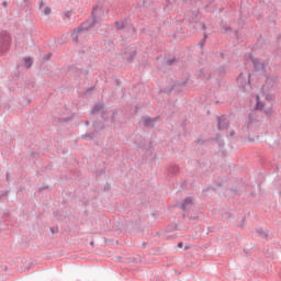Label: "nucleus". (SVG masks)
Returning <instances> with one entry per match:
<instances>
[{
    "label": "nucleus",
    "mask_w": 281,
    "mask_h": 281,
    "mask_svg": "<svg viewBox=\"0 0 281 281\" xmlns=\"http://www.w3.org/2000/svg\"><path fill=\"white\" fill-rule=\"evenodd\" d=\"M98 12V4L93 5L91 16L92 19H88L87 21L82 22L78 27L77 32H83L85 34H89L90 30H93L95 25H98V16L95 15Z\"/></svg>",
    "instance_id": "f257e3e1"
},
{
    "label": "nucleus",
    "mask_w": 281,
    "mask_h": 281,
    "mask_svg": "<svg viewBox=\"0 0 281 281\" xmlns=\"http://www.w3.org/2000/svg\"><path fill=\"white\" fill-rule=\"evenodd\" d=\"M11 43H12V38L10 37V34H8V32H1L0 33V56H3V54H8V52H10Z\"/></svg>",
    "instance_id": "f03ea898"
},
{
    "label": "nucleus",
    "mask_w": 281,
    "mask_h": 281,
    "mask_svg": "<svg viewBox=\"0 0 281 281\" xmlns=\"http://www.w3.org/2000/svg\"><path fill=\"white\" fill-rule=\"evenodd\" d=\"M248 60L252 63L254 71L257 74H265V63L260 58L255 57L251 53L248 55Z\"/></svg>",
    "instance_id": "7ed1b4c3"
},
{
    "label": "nucleus",
    "mask_w": 281,
    "mask_h": 281,
    "mask_svg": "<svg viewBox=\"0 0 281 281\" xmlns=\"http://www.w3.org/2000/svg\"><path fill=\"white\" fill-rule=\"evenodd\" d=\"M237 85L239 89H245L247 85H251V75H248L247 77H245V75L240 72L237 77Z\"/></svg>",
    "instance_id": "20e7f679"
},
{
    "label": "nucleus",
    "mask_w": 281,
    "mask_h": 281,
    "mask_svg": "<svg viewBox=\"0 0 281 281\" xmlns=\"http://www.w3.org/2000/svg\"><path fill=\"white\" fill-rule=\"evenodd\" d=\"M229 128V120L225 115L217 116V131H225Z\"/></svg>",
    "instance_id": "39448f33"
},
{
    "label": "nucleus",
    "mask_w": 281,
    "mask_h": 281,
    "mask_svg": "<svg viewBox=\"0 0 281 281\" xmlns=\"http://www.w3.org/2000/svg\"><path fill=\"white\" fill-rule=\"evenodd\" d=\"M190 207H192V196H187L181 206L180 210H182L183 212H188V210H190Z\"/></svg>",
    "instance_id": "423d86ee"
},
{
    "label": "nucleus",
    "mask_w": 281,
    "mask_h": 281,
    "mask_svg": "<svg viewBox=\"0 0 281 281\" xmlns=\"http://www.w3.org/2000/svg\"><path fill=\"white\" fill-rule=\"evenodd\" d=\"M200 14L201 12H199V10L191 11L190 23H199V21H201Z\"/></svg>",
    "instance_id": "0eeeda50"
},
{
    "label": "nucleus",
    "mask_w": 281,
    "mask_h": 281,
    "mask_svg": "<svg viewBox=\"0 0 281 281\" xmlns=\"http://www.w3.org/2000/svg\"><path fill=\"white\" fill-rule=\"evenodd\" d=\"M104 111V105L103 103H97L93 105L91 109V115H98L99 113Z\"/></svg>",
    "instance_id": "6e6552de"
},
{
    "label": "nucleus",
    "mask_w": 281,
    "mask_h": 281,
    "mask_svg": "<svg viewBox=\"0 0 281 281\" xmlns=\"http://www.w3.org/2000/svg\"><path fill=\"white\" fill-rule=\"evenodd\" d=\"M92 126L94 128V133L98 134L100 131H104V121H95L92 123Z\"/></svg>",
    "instance_id": "1a4fd4ad"
},
{
    "label": "nucleus",
    "mask_w": 281,
    "mask_h": 281,
    "mask_svg": "<svg viewBox=\"0 0 281 281\" xmlns=\"http://www.w3.org/2000/svg\"><path fill=\"white\" fill-rule=\"evenodd\" d=\"M215 75L218 76V78H225V76H227V67L225 66H218L215 69Z\"/></svg>",
    "instance_id": "9d476101"
},
{
    "label": "nucleus",
    "mask_w": 281,
    "mask_h": 281,
    "mask_svg": "<svg viewBox=\"0 0 281 281\" xmlns=\"http://www.w3.org/2000/svg\"><path fill=\"white\" fill-rule=\"evenodd\" d=\"M155 122H157V119L148 116L143 124L144 126H146V128H155Z\"/></svg>",
    "instance_id": "9b49d317"
},
{
    "label": "nucleus",
    "mask_w": 281,
    "mask_h": 281,
    "mask_svg": "<svg viewBox=\"0 0 281 281\" xmlns=\"http://www.w3.org/2000/svg\"><path fill=\"white\" fill-rule=\"evenodd\" d=\"M114 25L116 30H124L128 25V20L116 21Z\"/></svg>",
    "instance_id": "f8f14e48"
},
{
    "label": "nucleus",
    "mask_w": 281,
    "mask_h": 281,
    "mask_svg": "<svg viewBox=\"0 0 281 281\" xmlns=\"http://www.w3.org/2000/svg\"><path fill=\"white\" fill-rule=\"evenodd\" d=\"M256 122H258V120L249 116L244 126L247 128V131H250Z\"/></svg>",
    "instance_id": "ddd939ff"
},
{
    "label": "nucleus",
    "mask_w": 281,
    "mask_h": 281,
    "mask_svg": "<svg viewBox=\"0 0 281 281\" xmlns=\"http://www.w3.org/2000/svg\"><path fill=\"white\" fill-rule=\"evenodd\" d=\"M168 172L171 175V177H175V175H179V167L177 165H170Z\"/></svg>",
    "instance_id": "4468645a"
},
{
    "label": "nucleus",
    "mask_w": 281,
    "mask_h": 281,
    "mask_svg": "<svg viewBox=\"0 0 281 281\" xmlns=\"http://www.w3.org/2000/svg\"><path fill=\"white\" fill-rule=\"evenodd\" d=\"M256 233L260 238H266V240L269 238V233L265 228H257Z\"/></svg>",
    "instance_id": "2eb2a0df"
},
{
    "label": "nucleus",
    "mask_w": 281,
    "mask_h": 281,
    "mask_svg": "<svg viewBox=\"0 0 281 281\" xmlns=\"http://www.w3.org/2000/svg\"><path fill=\"white\" fill-rule=\"evenodd\" d=\"M95 133L91 132V133H86L83 135H81V138L86 139L87 142H91V139H93V137H95Z\"/></svg>",
    "instance_id": "dca6fc26"
},
{
    "label": "nucleus",
    "mask_w": 281,
    "mask_h": 281,
    "mask_svg": "<svg viewBox=\"0 0 281 281\" xmlns=\"http://www.w3.org/2000/svg\"><path fill=\"white\" fill-rule=\"evenodd\" d=\"M77 30H78V27L74 29V31L71 33V38H72L74 43H78V34H82L81 31H77Z\"/></svg>",
    "instance_id": "f3484780"
},
{
    "label": "nucleus",
    "mask_w": 281,
    "mask_h": 281,
    "mask_svg": "<svg viewBox=\"0 0 281 281\" xmlns=\"http://www.w3.org/2000/svg\"><path fill=\"white\" fill-rule=\"evenodd\" d=\"M33 64L34 60L32 59V57H24V67H26V69H30V67H32Z\"/></svg>",
    "instance_id": "a211bd4d"
},
{
    "label": "nucleus",
    "mask_w": 281,
    "mask_h": 281,
    "mask_svg": "<svg viewBox=\"0 0 281 281\" xmlns=\"http://www.w3.org/2000/svg\"><path fill=\"white\" fill-rule=\"evenodd\" d=\"M126 60H128L130 63H133V58H135V56H137V50H132L130 54H126Z\"/></svg>",
    "instance_id": "6ab92c4d"
},
{
    "label": "nucleus",
    "mask_w": 281,
    "mask_h": 281,
    "mask_svg": "<svg viewBox=\"0 0 281 281\" xmlns=\"http://www.w3.org/2000/svg\"><path fill=\"white\" fill-rule=\"evenodd\" d=\"M100 117L103 122H109V110H103L101 113H100Z\"/></svg>",
    "instance_id": "aec40b11"
},
{
    "label": "nucleus",
    "mask_w": 281,
    "mask_h": 281,
    "mask_svg": "<svg viewBox=\"0 0 281 281\" xmlns=\"http://www.w3.org/2000/svg\"><path fill=\"white\" fill-rule=\"evenodd\" d=\"M117 110H112V114L110 116L109 122H111V124H115V122H117Z\"/></svg>",
    "instance_id": "412c9836"
},
{
    "label": "nucleus",
    "mask_w": 281,
    "mask_h": 281,
    "mask_svg": "<svg viewBox=\"0 0 281 281\" xmlns=\"http://www.w3.org/2000/svg\"><path fill=\"white\" fill-rule=\"evenodd\" d=\"M215 142L216 144H218L220 148H223L225 146V142L223 140V138H221V134H216Z\"/></svg>",
    "instance_id": "4be33fe9"
},
{
    "label": "nucleus",
    "mask_w": 281,
    "mask_h": 281,
    "mask_svg": "<svg viewBox=\"0 0 281 281\" xmlns=\"http://www.w3.org/2000/svg\"><path fill=\"white\" fill-rule=\"evenodd\" d=\"M221 30H222V34H227L228 32H232V26L223 24L221 26Z\"/></svg>",
    "instance_id": "5701e85b"
},
{
    "label": "nucleus",
    "mask_w": 281,
    "mask_h": 281,
    "mask_svg": "<svg viewBox=\"0 0 281 281\" xmlns=\"http://www.w3.org/2000/svg\"><path fill=\"white\" fill-rule=\"evenodd\" d=\"M176 87H186V82L182 83H175L173 86L170 87L168 93H172V91H175Z\"/></svg>",
    "instance_id": "b1692460"
},
{
    "label": "nucleus",
    "mask_w": 281,
    "mask_h": 281,
    "mask_svg": "<svg viewBox=\"0 0 281 281\" xmlns=\"http://www.w3.org/2000/svg\"><path fill=\"white\" fill-rule=\"evenodd\" d=\"M9 192H10V190L1 191V192H0V203H1V201H3V198H4V196H8Z\"/></svg>",
    "instance_id": "393cba45"
},
{
    "label": "nucleus",
    "mask_w": 281,
    "mask_h": 281,
    "mask_svg": "<svg viewBox=\"0 0 281 281\" xmlns=\"http://www.w3.org/2000/svg\"><path fill=\"white\" fill-rule=\"evenodd\" d=\"M44 14H45V16H49V14H52V8L45 7L44 8Z\"/></svg>",
    "instance_id": "a878e982"
},
{
    "label": "nucleus",
    "mask_w": 281,
    "mask_h": 281,
    "mask_svg": "<svg viewBox=\"0 0 281 281\" xmlns=\"http://www.w3.org/2000/svg\"><path fill=\"white\" fill-rule=\"evenodd\" d=\"M232 216H233V214L229 213V212H224V213H222V217H223V218H232Z\"/></svg>",
    "instance_id": "bb28decb"
},
{
    "label": "nucleus",
    "mask_w": 281,
    "mask_h": 281,
    "mask_svg": "<svg viewBox=\"0 0 281 281\" xmlns=\"http://www.w3.org/2000/svg\"><path fill=\"white\" fill-rule=\"evenodd\" d=\"M44 190H49V186L43 184L42 187L38 188V192H43Z\"/></svg>",
    "instance_id": "cd10ccee"
},
{
    "label": "nucleus",
    "mask_w": 281,
    "mask_h": 281,
    "mask_svg": "<svg viewBox=\"0 0 281 281\" xmlns=\"http://www.w3.org/2000/svg\"><path fill=\"white\" fill-rule=\"evenodd\" d=\"M175 60H177V58L168 59V60H167V65H168L169 67H172V65H175Z\"/></svg>",
    "instance_id": "c85d7f7f"
},
{
    "label": "nucleus",
    "mask_w": 281,
    "mask_h": 281,
    "mask_svg": "<svg viewBox=\"0 0 281 281\" xmlns=\"http://www.w3.org/2000/svg\"><path fill=\"white\" fill-rule=\"evenodd\" d=\"M206 38H207V34H204V38L199 43L200 47H203L205 45Z\"/></svg>",
    "instance_id": "c756f323"
},
{
    "label": "nucleus",
    "mask_w": 281,
    "mask_h": 281,
    "mask_svg": "<svg viewBox=\"0 0 281 281\" xmlns=\"http://www.w3.org/2000/svg\"><path fill=\"white\" fill-rule=\"evenodd\" d=\"M65 19H71V11L65 12Z\"/></svg>",
    "instance_id": "7c9ffc66"
},
{
    "label": "nucleus",
    "mask_w": 281,
    "mask_h": 281,
    "mask_svg": "<svg viewBox=\"0 0 281 281\" xmlns=\"http://www.w3.org/2000/svg\"><path fill=\"white\" fill-rule=\"evenodd\" d=\"M114 85H116V87H122V81L120 79H115Z\"/></svg>",
    "instance_id": "2f4dec72"
},
{
    "label": "nucleus",
    "mask_w": 281,
    "mask_h": 281,
    "mask_svg": "<svg viewBox=\"0 0 281 281\" xmlns=\"http://www.w3.org/2000/svg\"><path fill=\"white\" fill-rule=\"evenodd\" d=\"M262 103L261 102H257V104H256V110L257 111H260V109H262Z\"/></svg>",
    "instance_id": "473e14b6"
},
{
    "label": "nucleus",
    "mask_w": 281,
    "mask_h": 281,
    "mask_svg": "<svg viewBox=\"0 0 281 281\" xmlns=\"http://www.w3.org/2000/svg\"><path fill=\"white\" fill-rule=\"evenodd\" d=\"M43 58H44V60H49V58H52V53L44 55Z\"/></svg>",
    "instance_id": "72a5a7b5"
},
{
    "label": "nucleus",
    "mask_w": 281,
    "mask_h": 281,
    "mask_svg": "<svg viewBox=\"0 0 281 281\" xmlns=\"http://www.w3.org/2000/svg\"><path fill=\"white\" fill-rule=\"evenodd\" d=\"M105 45H109L110 47H112L113 41L112 40H105Z\"/></svg>",
    "instance_id": "f704fd0d"
},
{
    "label": "nucleus",
    "mask_w": 281,
    "mask_h": 281,
    "mask_svg": "<svg viewBox=\"0 0 281 281\" xmlns=\"http://www.w3.org/2000/svg\"><path fill=\"white\" fill-rule=\"evenodd\" d=\"M94 90H95V86H92L86 89V93H89V91H94Z\"/></svg>",
    "instance_id": "c9c22d12"
},
{
    "label": "nucleus",
    "mask_w": 281,
    "mask_h": 281,
    "mask_svg": "<svg viewBox=\"0 0 281 281\" xmlns=\"http://www.w3.org/2000/svg\"><path fill=\"white\" fill-rule=\"evenodd\" d=\"M196 144L199 145V146H203V144H205V140H203V139H198L196 140Z\"/></svg>",
    "instance_id": "e433bc0d"
},
{
    "label": "nucleus",
    "mask_w": 281,
    "mask_h": 281,
    "mask_svg": "<svg viewBox=\"0 0 281 281\" xmlns=\"http://www.w3.org/2000/svg\"><path fill=\"white\" fill-rule=\"evenodd\" d=\"M109 190H111V184L105 183V186H104V191L106 192V191H109Z\"/></svg>",
    "instance_id": "4c0bfd02"
},
{
    "label": "nucleus",
    "mask_w": 281,
    "mask_h": 281,
    "mask_svg": "<svg viewBox=\"0 0 281 281\" xmlns=\"http://www.w3.org/2000/svg\"><path fill=\"white\" fill-rule=\"evenodd\" d=\"M149 245H150V244L144 241V243L142 244V247H143V249H146L147 247H149Z\"/></svg>",
    "instance_id": "58836bf2"
},
{
    "label": "nucleus",
    "mask_w": 281,
    "mask_h": 281,
    "mask_svg": "<svg viewBox=\"0 0 281 281\" xmlns=\"http://www.w3.org/2000/svg\"><path fill=\"white\" fill-rule=\"evenodd\" d=\"M32 267H34V263H29L27 266H26V271H30V269H32Z\"/></svg>",
    "instance_id": "ea45409f"
},
{
    "label": "nucleus",
    "mask_w": 281,
    "mask_h": 281,
    "mask_svg": "<svg viewBox=\"0 0 281 281\" xmlns=\"http://www.w3.org/2000/svg\"><path fill=\"white\" fill-rule=\"evenodd\" d=\"M44 5H45V2H43V0H40V1H38V7H40V9L43 8Z\"/></svg>",
    "instance_id": "a19ab883"
},
{
    "label": "nucleus",
    "mask_w": 281,
    "mask_h": 281,
    "mask_svg": "<svg viewBox=\"0 0 281 281\" xmlns=\"http://www.w3.org/2000/svg\"><path fill=\"white\" fill-rule=\"evenodd\" d=\"M50 232H52V234H56V232H58V228H56V227H50Z\"/></svg>",
    "instance_id": "79ce46f5"
},
{
    "label": "nucleus",
    "mask_w": 281,
    "mask_h": 281,
    "mask_svg": "<svg viewBox=\"0 0 281 281\" xmlns=\"http://www.w3.org/2000/svg\"><path fill=\"white\" fill-rule=\"evenodd\" d=\"M240 33V30H235L234 35L238 37V34Z\"/></svg>",
    "instance_id": "37998d69"
},
{
    "label": "nucleus",
    "mask_w": 281,
    "mask_h": 281,
    "mask_svg": "<svg viewBox=\"0 0 281 281\" xmlns=\"http://www.w3.org/2000/svg\"><path fill=\"white\" fill-rule=\"evenodd\" d=\"M178 248H179V249H183V243H181V241L178 243Z\"/></svg>",
    "instance_id": "c03bdc74"
},
{
    "label": "nucleus",
    "mask_w": 281,
    "mask_h": 281,
    "mask_svg": "<svg viewBox=\"0 0 281 281\" xmlns=\"http://www.w3.org/2000/svg\"><path fill=\"white\" fill-rule=\"evenodd\" d=\"M2 8H8V1L2 2Z\"/></svg>",
    "instance_id": "a18cd8bd"
},
{
    "label": "nucleus",
    "mask_w": 281,
    "mask_h": 281,
    "mask_svg": "<svg viewBox=\"0 0 281 281\" xmlns=\"http://www.w3.org/2000/svg\"><path fill=\"white\" fill-rule=\"evenodd\" d=\"M5 181H8V182L10 181V173L5 175Z\"/></svg>",
    "instance_id": "49530a36"
},
{
    "label": "nucleus",
    "mask_w": 281,
    "mask_h": 281,
    "mask_svg": "<svg viewBox=\"0 0 281 281\" xmlns=\"http://www.w3.org/2000/svg\"><path fill=\"white\" fill-rule=\"evenodd\" d=\"M202 30L205 32V30H207V27L205 26V23H202Z\"/></svg>",
    "instance_id": "de8ad7c7"
},
{
    "label": "nucleus",
    "mask_w": 281,
    "mask_h": 281,
    "mask_svg": "<svg viewBox=\"0 0 281 281\" xmlns=\"http://www.w3.org/2000/svg\"><path fill=\"white\" fill-rule=\"evenodd\" d=\"M235 134H236V132L232 131V132L229 133V136L232 137V136L235 135Z\"/></svg>",
    "instance_id": "09e8293b"
},
{
    "label": "nucleus",
    "mask_w": 281,
    "mask_h": 281,
    "mask_svg": "<svg viewBox=\"0 0 281 281\" xmlns=\"http://www.w3.org/2000/svg\"><path fill=\"white\" fill-rule=\"evenodd\" d=\"M86 126H89L90 122L89 121H85Z\"/></svg>",
    "instance_id": "8fccbe9b"
},
{
    "label": "nucleus",
    "mask_w": 281,
    "mask_h": 281,
    "mask_svg": "<svg viewBox=\"0 0 281 281\" xmlns=\"http://www.w3.org/2000/svg\"><path fill=\"white\" fill-rule=\"evenodd\" d=\"M193 221H198L199 216L191 217Z\"/></svg>",
    "instance_id": "3c124183"
},
{
    "label": "nucleus",
    "mask_w": 281,
    "mask_h": 281,
    "mask_svg": "<svg viewBox=\"0 0 281 281\" xmlns=\"http://www.w3.org/2000/svg\"><path fill=\"white\" fill-rule=\"evenodd\" d=\"M232 192H235V194H238V191H236V190H234V189H232Z\"/></svg>",
    "instance_id": "603ef678"
},
{
    "label": "nucleus",
    "mask_w": 281,
    "mask_h": 281,
    "mask_svg": "<svg viewBox=\"0 0 281 281\" xmlns=\"http://www.w3.org/2000/svg\"><path fill=\"white\" fill-rule=\"evenodd\" d=\"M245 223H246V220H245V217L243 218V225H245Z\"/></svg>",
    "instance_id": "864d4df0"
},
{
    "label": "nucleus",
    "mask_w": 281,
    "mask_h": 281,
    "mask_svg": "<svg viewBox=\"0 0 281 281\" xmlns=\"http://www.w3.org/2000/svg\"><path fill=\"white\" fill-rule=\"evenodd\" d=\"M249 142H254V138L248 137Z\"/></svg>",
    "instance_id": "5fc2aeb1"
},
{
    "label": "nucleus",
    "mask_w": 281,
    "mask_h": 281,
    "mask_svg": "<svg viewBox=\"0 0 281 281\" xmlns=\"http://www.w3.org/2000/svg\"><path fill=\"white\" fill-rule=\"evenodd\" d=\"M4 271H8V266H4Z\"/></svg>",
    "instance_id": "6e6d98bb"
},
{
    "label": "nucleus",
    "mask_w": 281,
    "mask_h": 281,
    "mask_svg": "<svg viewBox=\"0 0 281 281\" xmlns=\"http://www.w3.org/2000/svg\"><path fill=\"white\" fill-rule=\"evenodd\" d=\"M200 74L203 75V69L200 70Z\"/></svg>",
    "instance_id": "4d7b16f0"
},
{
    "label": "nucleus",
    "mask_w": 281,
    "mask_h": 281,
    "mask_svg": "<svg viewBox=\"0 0 281 281\" xmlns=\"http://www.w3.org/2000/svg\"><path fill=\"white\" fill-rule=\"evenodd\" d=\"M103 172H105V170H104V169L100 172V175H102Z\"/></svg>",
    "instance_id": "13d9d810"
},
{
    "label": "nucleus",
    "mask_w": 281,
    "mask_h": 281,
    "mask_svg": "<svg viewBox=\"0 0 281 281\" xmlns=\"http://www.w3.org/2000/svg\"><path fill=\"white\" fill-rule=\"evenodd\" d=\"M156 236H159V232L156 233Z\"/></svg>",
    "instance_id": "bf43d9fd"
},
{
    "label": "nucleus",
    "mask_w": 281,
    "mask_h": 281,
    "mask_svg": "<svg viewBox=\"0 0 281 281\" xmlns=\"http://www.w3.org/2000/svg\"><path fill=\"white\" fill-rule=\"evenodd\" d=\"M133 32H135V27H133Z\"/></svg>",
    "instance_id": "052dcab7"
},
{
    "label": "nucleus",
    "mask_w": 281,
    "mask_h": 281,
    "mask_svg": "<svg viewBox=\"0 0 281 281\" xmlns=\"http://www.w3.org/2000/svg\"><path fill=\"white\" fill-rule=\"evenodd\" d=\"M90 245H93V241H91Z\"/></svg>",
    "instance_id": "680f3d73"
},
{
    "label": "nucleus",
    "mask_w": 281,
    "mask_h": 281,
    "mask_svg": "<svg viewBox=\"0 0 281 281\" xmlns=\"http://www.w3.org/2000/svg\"><path fill=\"white\" fill-rule=\"evenodd\" d=\"M27 0H24V3L26 2Z\"/></svg>",
    "instance_id": "e2e57ef3"
}]
</instances>
